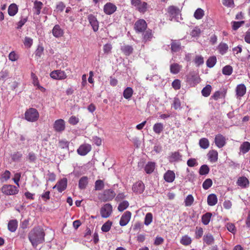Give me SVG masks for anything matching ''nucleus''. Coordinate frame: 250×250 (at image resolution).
Returning a JSON list of instances; mask_svg holds the SVG:
<instances>
[{
  "instance_id": "1",
  "label": "nucleus",
  "mask_w": 250,
  "mask_h": 250,
  "mask_svg": "<svg viewBox=\"0 0 250 250\" xmlns=\"http://www.w3.org/2000/svg\"><path fill=\"white\" fill-rule=\"evenodd\" d=\"M45 233L43 229L39 227L34 228L28 234V238L33 247L36 248L39 244L44 241Z\"/></svg>"
},
{
  "instance_id": "2",
  "label": "nucleus",
  "mask_w": 250,
  "mask_h": 250,
  "mask_svg": "<svg viewBox=\"0 0 250 250\" xmlns=\"http://www.w3.org/2000/svg\"><path fill=\"white\" fill-rule=\"evenodd\" d=\"M167 12L169 16L170 21L174 20L179 22L180 20H182L181 17V11L178 7L174 5H171L167 8Z\"/></svg>"
},
{
  "instance_id": "3",
  "label": "nucleus",
  "mask_w": 250,
  "mask_h": 250,
  "mask_svg": "<svg viewBox=\"0 0 250 250\" xmlns=\"http://www.w3.org/2000/svg\"><path fill=\"white\" fill-rule=\"evenodd\" d=\"M130 2L132 6L140 13L144 14L148 9V4L146 1L142 0H131Z\"/></svg>"
},
{
  "instance_id": "4",
  "label": "nucleus",
  "mask_w": 250,
  "mask_h": 250,
  "mask_svg": "<svg viewBox=\"0 0 250 250\" xmlns=\"http://www.w3.org/2000/svg\"><path fill=\"white\" fill-rule=\"evenodd\" d=\"M25 119L31 122H34L38 120L39 114L37 110L34 108H30L27 109L24 114Z\"/></svg>"
},
{
  "instance_id": "5",
  "label": "nucleus",
  "mask_w": 250,
  "mask_h": 250,
  "mask_svg": "<svg viewBox=\"0 0 250 250\" xmlns=\"http://www.w3.org/2000/svg\"><path fill=\"white\" fill-rule=\"evenodd\" d=\"M1 192L6 195H13L18 193L19 189L18 188L11 185H4L1 188Z\"/></svg>"
},
{
  "instance_id": "6",
  "label": "nucleus",
  "mask_w": 250,
  "mask_h": 250,
  "mask_svg": "<svg viewBox=\"0 0 250 250\" xmlns=\"http://www.w3.org/2000/svg\"><path fill=\"white\" fill-rule=\"evenodd\" d=\"M116 193L112 189L105 190L103 193L99 195V199L104 202L112 200L115 196Z\"/></svg>"
},
{
  "instance_id": "7",
  "label": "nucleus",
  "mask_w": 250,
  "mask_h": 250,
  "mask_svg": "<svg viewBox=\"0 0 250 250\" xmlns=\"http://www.w3.org/2000/svg\"><path fill=\"white\" fill-rule=\"evenodd\" d=\"M147 23L144 19L137 20L134 24V29L136 33H143L146 29Z\"/></svg>"
},
{
  "instance_id": "8",
  "label": "nucleus",
  "mask_w": 250,
  "mask_h": 250,
  "mask_svg": "<svg viewBox=\"0 0 250 250\" xmlns=\"http://www.w3.org/2000/svg\"><path fill=\"white\" fill-rule=\"evenodd\" d=\"M29 12L27 9H23L21 13L20 17V20L17 23V26L16 28L17 29H20L24 25V24L27 21L28 19Z\"/></svg>"
},
{
  "instance_id": "9",
  "label": "nucleus",
  "mask_w": 250,
  "mask_h": 250,
  "mask_svg": "<svg viewBox=\"0 0 250 250\" xmlns=\"http://www.w3.org/2000/svg\"><path fill=\"white\" fill-rule=\"evenodd\" d=\"M112 212V206L110 204H105L101 208L100 213L103 218H107Z\"/></svg>"
},
{
  "instance_id": "10",
  "label": "nucleus",
  "mask_w": 250,
  "mask_h": 250,
  "mask_svg": "<svg viewBox=\"0 0 250 250\" xmlns=\"http://www.w3.org/2000/svg\"><path fill=\"white\" fill-rule=\"evenodd\" d=\"M50 77L55 80H62L67 77L66 74L63 71L61 70H54L50 74Z\"/></svg>"
},
{
  "instance_id": "11",
  "label": "nucleus",
  "mask_w": 250,
  "mask_h": 250,
  "mask_svg": "<svg viewBox=\"0 0 250 250\" xmlns=\"http://www.w3.org/2000/svg\"><path fill=\"white\" fill-rule=\"evenodd\" d=\"M131 213L129 211H125L121 216L120 220V225L121 226H126L130 220Z\"/></svg>"
},
{
  "instance_id": "12",
  "label": "nucleus",
  "mask_w": 250,
  "mask_h": 250,
  "mask_svg": "<svg viewBox=\"0 0 250 250\" xmlns=\"http://www.w3.org/2000/svg\"><path fill=\"white\" fill-rule=\"evenodd\" d=\"M88 21L92 27V29L94 32H96L99 29V22L97 20V18L92 14L88 15Z\"/></svg>"
},
{
  "instance_id": "13",
  "label": "nucleus",
  "mask_w": 250,
  "mask_h": 250,
  "mask_svg": "<svg viewBox=\"0 0 250 250\" xmlns=\"http://www.w3.org/2000/svg\"><path fill=\"white\" fill-rule=\"evenodd\" d=\"M91 149V146L89 144H83L80 146L77 149L78 153L81 156L86 155Z\"/></svg>"
},
{
  "instance_id": "14",
  "label": "nucleus",
  "mask_w": 250,
  "mask_h": 250,
  "mask_svg": "<svg viewBox=\"0 0 250 250\" xmlns=\"http://www.w3.org/2000/svg\"><path fill=\"white\" fill-rule=\"evenodd\" d=\"M55 130L57 132H61L65 129V123L62 119L57 120L53 125Z\"/></svg>"
},
{
  "instance_id": "15",
  "label": "nucleus",
  "mask_w": 250,
  "mask_h": 250,
  "mask_svg": "<svg viewBox=\"0 0 250 250\" xmlns=\"http://www.w3.org/2000/svg\"><path fill=\"white\" fill-rule=\"evenodd\" d=\"M67 181L66 178H63L59 181L53 188H57L58 191L62 192L67 187Z\"/></svg>"
},
{
  "instance_id": "16",
  "label": "nucleus",
  "mask_w": 250,
  "mask_h": 250,
  "mask_svg": "<svg viewBox=\"0 0 250 250\" xmlns=\"http://www.w3.org/2000/svg\"><path fill=\"white\" fill-rule=\"evenodd\" d=\"M215 145L219 148H221L224 146L226 144V139L221 134H217L215 137Z\"/></svg>"
},
{
  "instance_id": "17",
  "label": "nucleus",
  "mask_w": 250,
  "mask_h": 250,
  "mask_svg": "<svg viewBox=\"0 0 250 250\" xmlns=\"http://www.w3.org/2000/svg\"><path fill=\"white\" fill-rule=\"evenodd\" d=\"M117 9V7L114 4L109 2L107 3L104 8V10L105 13L107 15H111L113 14Z\"/></svg>"
},
{
  "instance_id": "18",
  "label": "nucleus",
  "mask_w": 250,
  "mask_h": 250,
  "mask_svg": "<svg viewBox=\"0 0 250 250\" xmlns=\"http://www.w3.org/2000/svg\"><path fill=\"white\" fill-rule=\"evenodd\" d=\"M145 189V185L142 181L136 182L133 185L132 190L137 193H142Z\"/></svg>"
},
{
  "instance_id": "19",
  "label": "nucleus",
  "mask_w": 250,
  "mask_h": 250,
  "mask_svg": "<svg viewBox=\"0 0 250 250\" xmlns=\"http://www.w3.org/2000/svg\"><path fill=\"white\" fill-rule=\"evenodd\" d=\"M164 178L166 182L171 183L174 180L175 175L173 171L168 170L165 173Z\"/></svg>"
},
{
  "instance_id": "20",
  "label": "nucleus",
  "mask_w": 250,
  "mask_h": 250,
  "mask_svg": "<svg viewBox=\"0 0 250 250\" xmlns=\"http://www.w3.org/2000/svg\"><path fill=\"white\" fill-rule=\"evenodd\" d=\"M52 34L56 38H59L63 36V31L60 25H55L52 29Z\"/></svg>"
},
{
  "instance_id": "21",
  "label": "nucleus",
  "mask_w": 250,
  "mask_h": 250,
  "mask_svg": "<svg viewBox=\"0 0 250 250\" xmlns=\"http://www.w3.org/2000/svg\"><path fill=\"white\" fill-rule=\"evenodd\" d=\"M208 157L210 162L215 163L218 160V152L214 150H210L208 154Z\"/></svg>"
},
{
  "instance_id": "22",
  "label": "nucleus",
  "mask_w": 250,
  "mask_h": 250,
  "mask_svg": "<svg viewBox=\"0 0 250 250\" xmlns=\"http://www.w3.org/2000/svg\"><path fill=\"white\" fill-rule=\"evenodd\" d=\"M181 160L182 155L179 152H172L169 157V161L170 162H178Z\"/></svg>"
},
{
  "instance_id": "23",
  "label": "nucleus",
  "mask_w": 250,
  "mask_h": 250,
  "mask_svg": "<svg viewBox=\"0 0 250 250\" xmlns=\"http://www.w3.org/2000/svg\"><path fill=\"white\" fill-rule=\"evenodd\" d=\"M236 95L239 97L243 96L246 92V87L244 84L238 85L236 88Z\"/></svg>"
},
{
  "instance_id": "24",
  "label": "nucleus",
  "mask_w": 250,
  "mask_h": 250,
  "mask_svg": "<svg viewBox=\"0 0 250 250\" xmlns=\"http://www.w3.org/2000/svg\"><path fill=\"white\" fill-rule=\"evenodd\" d=\"M237 184L239 186L245 188L249 185V181L246 177H240L237 180Z\"/></svg>"
},
{
  "instance_id": "25",
  "label": "nucleus",
  "mask_w": 250,
  "mask_h": 250,
  "mask_svg": "<svg viewBox=\"0 0 250 250\" xmlns=\"http://www.w3.org/2000/svg\"><path fill=\"white\" fill-rule=\"evenodd\" d=\"M18 11V7L16 4H11L8 8V13L10 16H14Z\"/></svg>"
},
{
  "instance_id": "26",
  "label": "nucleus",
  "mask_w": 250,
  "mask_h": 250,
  "mask_svg": "<svg viewBox=\"0 0 250 250\" xmlns=\"http://www.w3.org/2000/svg\"><path fill=\"white\" fill-rule=\"evenodd\" d=\"M217 198L215 194H210L208 196V204L210 206H213L217 203Z\"/></svg>"
},
{
  "instance_id": "27",
  "label": "nucleus",
  "mask_w": 250,
  "mask_h": 250,
  "mask_svg": "<svg viewBox=\"0 0 250 250\" xmlns=\"http://www.w3.org/2000/svg\"><path fill=\"white\" fill-rule=\"evenodd\" d=\"M122 51L125 54L126 56H129L133 51V48L132 46L129 45H125L121 47V48Z\"/></svg>"
},
{
  "instance_id": "28",
  "label": "nucleus",
  "mask_w": 250,
  "mask_h": 250,
  "mask_svg": "<svg viewBox=\"0 0 250 250\" xmlns=\"http://www.w3.org/2000/svg\"><path fill=\"white\" fill-rule=\"evenodd\" d=\"M156 164L154 162H148L145 167V170L147 174L151 173L154 170Z\"/></svg>"
},
{
  "instance_id": "29",
  "label": "nucleus",
  "mask_w": 250,
  "mask_h": 250,
  "mask_svg": "<svg viewBox=\"0 0 250 250\" xmlns=\"http://www.w3.org/2000/svg\"><path fill=\"white\" fill-rule=\"evenodd\" d=\"M18 227V221L16 220H10L8 224V229L11 232H15Z\"/></svg>"
},
{
  "instance_id": "30",
  "label": "nucleus",
  "mask_w": 250,
  "mask_h": 250,
  "mask_svg": "<svg viewBox=\"0 0 250 250\" xmlns=\"http://www.w3.org/2000/svg\"><path fill=\"white\" fill-rule=\"evenodd\" d=\"M250 150V143L249 142H243L240 146V150L243 154H245Z\"/></svg>"
},
{
  "instance_id": "31",
  "label": "nucleus",
  "mask_w": 250,
  "mask_h": 250,
  "mask_svg": "<svg viewBox=\"0 0 250 250\" xmlns=\"http://www.w3.org/2000/svg\"><path fill=\"white\" fill-rule=\"evenodd\" d=\"M88 184V178L86 176L82 177L79 182V187L81 189L86 188Z\"/></svg>"
},
{
  "instance_id": "32",
  "label": "nucleus",
  "mask_w": 250,
  "mask_h": 250,
  "mask_svg": "<svg viewBox=\"0 0 250 250\" xmlns=\"http://www.w3.org/2000/svg\"><path fill=\"white\" fill-rule=\"evenodd\" d=\"M181 67V66L177 63L171 64L170 66V72L174 74H177L180 72Z\"/></svg>"
},
{
  "instance_id": "33",
  "label": "nucleus",
  "mask_w": 250,
  "mask_h": 250,
  "mask_svg": "<svg viewBox=\"0 0 250 250\" xmlns=\"http://www.w3.org/2000/svg\"><path fill=\"white\" fill-rule=\"evenodd\" d=\"M43 4L42 2L36 0L34 3L33 9L35 11L36 15H39L41 13V10L42 8Z\"/></svg>"
},
{
  "instance_id": "34",
  "label": "nucleus",
  "mask_w": 250,
  "mask_h": 250,
  "mask_svg": "<svg viewBox=\"0 0 250 250\" xmlns=\"http://www.w3.org/2000/svg\"><path fill=\"white\" fill-rule=\"evenodd\" d=\"M203 240L208 245L213 244L214 241L213 236L209 233L207 234L204 236Z\"/></svg>"
},
{
  "instance_id": "35",
  "label": "nucleus",
  "mask_w": 250,
  "mask_h": 250,
  "mask_svg": "<svg viewBox=\"0 0 250 250\" xmlns=\"http://www.w3.org/2000/svg\"><path fill=\"white\" fill-rule=\"evenodd\" d=\"M133 91L132 88L127 87L123 92V96L126 99H129L132 96Z\"/></svg>"
},
{
  "instance_id": "36",
  "label": "nucleus",
  "mask_w": 250,
  "mask_h": 250,
  "mask_svg": "<svg viewBox=\"0 0 250 250\" xmlns=\"http://www.w3.org/2000/svg\"><path fill=\"white\" fill-rule=\"evenodd\" d=\"M181 49V43L179 41H173L171 44V49L173 52H177Z\"/></svg>"
},
{
  "instance_id": "37",
  "label": "nucleus",
  "mask_w": 250,
  "mask_h": 250,
  "mask_svg": "<svg viewBox=\"0 0 250 250\" xmlns=\"http://www.w3.org/2000/svg\"><path fill=\"white\" fill-rule=\"evenodd\" d=\"M205 15L204 11L200 8H197L194 13V17L196 20H201Z\"/></svg>"
},
{
  "instance_id": "38",
  "label": "nucleus",
  "mask_w": 250,
  "mask_h": 250,
  "mask_svg": "<svg viewBox=\"0 0 250 250\" xmlns=\"http://www.w3.org/2000/svg\"><path fill=\"white\" fill-rule=\"evenodd\" d=\"M212 214L210 212H207L204 214L202 217V222L205 225H207L210 222Z\"/></svg>"
},
{
  "instance_id": "39",
  "label": "nucleus",
  "mask_w": 250,
  "mask_h": 250,
  "mask_svg": "<svg viewBox=\"0 0 250 250\" xmlns=\"http://www.w3.org/2000/svg\"><path fill=\"white\" fill-rule=\"evenodd\" d=\"M144 32L143 40L145 42L150 41L153 36L152 30L148 29Z\"/></svg>"
},
{
  "instance_id": "40",
  "label": "nucleus",
  "mask_w": 250,
  "mask_h": 250,
  "mask_svg": "<svg viewBox=\"0 0 250 250\" xmlns=\"http://www.w3.org/2000/svg\"><path fill=\"white\" fill-rule=\"evenodd\" d=\"M199 146L203 149H207L209 146V141L205 138H202L199 141Z\"/></svg>"
},
{
  "instance_id": "41",
  "label": "nucleus",
  "mask_w": 250,
  "mask_h": 250,
  "mask_svg": "<svg viewBox=\"0 0 250 250\" xmlns=\"http://www.w3.org/2000/svg\"><path fill=\"white\" fill-rule=\"evenodd\" d=\"M164 126L162 123H156L153 127V131L157 134H160L163 130Z\"/></svg>"
},
{
  "instance_id": "42",
  "label": "nucleus",
  "mask_w": 250,
  "mask_h": 250,
  "mask_svg": "<svg viewBox=\"0 0 250 250\" xmlns=\"http://www.w3.org/2000/svg\"><path fill=\"white\" fill-rule=\"evenodd\" d=\"M211 91V85L208 84L203 88V89L202 90L201 93L203 96L207 97L210 95Z\"/></svg>"
},
{
  "instance_id": "43",
  "label": "nucleus",
  "mask_w": 250,
  "mask_h": 250,
  "mask_svg": "<svg viewBox=\"0 0 250 250\" xmlns=\"http://www.w3.org/2000/svg\"><path fill=\"white\" fill-rule=\"evenodd\" d=\"M229 48L228 45L225 43H221L218 46V50L222 55L225 54Z\"/></svg>"
},
{
  "instance_id": "44",
  "label": "nucleus",
  "mask_w": 250,
  "mask_h": 250,
  "mask_svg": "<svg viewBox=\"0 0 250 250\" xmlns=\"http://www.w3.org/2000/svg\"><path fill=\"white\" fill-rule=\"evenodd\" d=\"M112 222L109 220L106 222L104 224H103L101 228V230L103 232H108L111 229V227L112 226Z\"/></svg>"
},
{
  "instance_id": "45",
  "label": "nucleus",
  "mask_w": 250,
  "mask_h": 250,
  "mask_svg": "<svg viewBox=\"0 0 250 250\" xmlns=\"http://www.w3.org/2000/svg\"><path fill=\"white\" fill-rule=\"evenodd\" d=\"M216 63V58L215 56L209 57L207 61V65L210 68L214 66Z\"/></svg>"
},
{
  "instance_id": "46",
  "label": "nucleus",
  "mask_w": 250,
  "mask_h": 250,
  "mask_svg": "<svg viewBox=\"0 0 250 250\" xmlns=\"http://www.w3.org/2000/svg\"><path fill=\"white\" fill-rule=\"evenodd\" d=\"M104 183L103 180H98L95 183V189L96 190H101L104 188Z\"/></svg>"
},
{
  "instance_id": "47",
  "label": "nucleus",
  "mask_w": 250,
  "mask_h": 250,
  "mask_svg": "<svg viewBox=\"0 0 250 250\" xmlns=\"http://www.w3.org/2000/svg\"><path fill=\"white\" fill-rule=\"evenodd\" d=\"M209 171V168L207 165H202L199 169V173L201 175H207Z\"/></svg>"
},
{
  "instance_id": "48",
  "label": "nucleus",
  "mask_w": 250,
  "mask_h": 250,
  "mask_svg": "<svg viewBox=\"0 0 250 250\" xmlns=\"http://www.w3.org/2000/svg\"><path fill=\"white\" fill-rule=\"evenodd\" d=\"M180 243L185 246L189 245L191 243V239L188 235H185L182 237L180 240Z\"/></svg>"
},
{
  "instance_id": "49",
  "label": "nucleus",
  "mask_w": 250,
  "mask_h": 250,
  "mask_svg": "<svg viewBox=\"0 0 250 250\" xmlns=\"http://www.w3.org/2000/svg\"><path fill=\"white\" fill-rule=\"evenodd\" d=\"M129 206V203L127 201H124L120 203L118 207V209L119 211H123L125 209Z\"/></svg>"
},
{
  "instance_id": "50",
  "label": "nucleus",
  "mask_w": 250,
  "mask_h": 250,
  "mask_svg": "<svg viewBox=\"0 0 250 250\" xmlns=\"http://www.w3.org/2000/svg\"><path fill=\"white\" fill-rule=\"evenodd\" d=\"M152 218H153V216H152V213H150V212L147 213L146 214L145 218V221H144L145 225H146V226H148L149 224H150V223L152 221Z\"/></svg>"
},
{
  "instance_id": "51",
  "label": "nucleus",
  "mask_w": 250,
  "mask_h": 250,
  "mask_svg": "<svg viewBox=\"0 0 250 250\" xmlns=\"http://www.w3.org/2000/svg\"><path fill=\"white\" fill-rule=\"evenodd\" d=\"M232 72V67L230 65H226L223 68L222 73L225 75H230Z\"/></svg>"
},
{
  "instance_id": "52",
  "label": "nucleus",
  "mask_w": 250,
  "mask_h": 250,
  "mask_svg": "<svg viewBox=\"0 0 250 250\" xmlns=\"http://www.w3.org/2000/svg\"><path fill=\"white\" fill-rule=\"evenodd\" d=\"M193 201L194 198L193 196L191 194L188 195L185 200V206L187 207L190 206L193 203Z\"/></svg>"
},
{
  "instance_id": "53",
  "label": "nucleus",
  "mask_w": 250,
  "mask_h": 250,
  "mask_svg": "<svg viewBox=\"0 0 250 250\" xmlns=\"http://www.w3.org/2000/svg\"><path fill=\"white\" fill-rule=\"evenodd\" d=\"M188 172L186 177V179L191 182H193L195 180V176L193 172H190L188 168L187 169Z\"/></svg>"
},
{
  "instance_id": "54",
  "label": "nucleus",
  "mask_w": 250,
  "mask_h": 250,
  "mask_svg": "<svg viewBox=\"0 0 250 250\" xmlns=\"http://www.w3.org/2000/svg\"><path fill=\"white\" fill-rule=\"evenodd\" d=\"M212 185V180L208 178L203 183V188L205 189H208L211 187Z\"/></svg>"
},
{
  "instance_id": "55",
  "label": "nucleus",
  "mask_w": 250,
  "mask_h": 250,
  "mask_svg": "<svg viewBox=\"0 0 250 250\" xmlns=\"http://www.w3.org/2000/svg\"><path fill=\"white\" fill-rule=\"evenodd\" d=\"M22 156V154L20 152H16L14 153H13L12 156L11 158L13 161H19L21 157Z\"/></svg>"
},
{
  "instance_id": "56",
  "label": "nucleus",
  "mask_w": 250,
  "mask_h": 250,
  "mask_svg": "<svg viewBox=\"0 0 250 250\" xmlns=\"http://www.w3.org/2000/svg\"><path fill=\"white\" fill-rule=\"evenodd\" d=\"M201 30L198 27H195L191 32L190 35L193 37H198L200 35Z\"/></svg>"
},
{
  "instance_id": "57",
  "label": "nucleus",
  "mask_w": 250,
  "mask_h": 250,
  "mask_svg": "<svg viewBox=\"0 0 250 250\" xmlns=\"http://www.w3.org/2000/svg\"><path fill=\"white\" fill-rule=\"evenodd\" d=\"M59 146L62 148H68L69 142L65 140H62L59 141Z\"/></svg>"
},
{
  "instance_id": "58",
  "label": "nucleus",
  "mask_w": 250,
  "mask_h": 250,
  "mask_svg": "<svg viewBox=\"0 0 250 250\" xmlns=\"http://www.w3.org/2000/svg\"><path fill=\"white\" fill-rule=\"evenodd\" d=\"M173 88L175 90H178L181 87V82L178 79H176L172 83Z\"/></svg>"
},
{
  "instance_id": "59",
  "label": "nucleus",
  "mask_w": 250,
  "mask_h": 250,
  "mask_svg": "<svg viewBox=\"0 0 250 250\" xmlns=\"http://www.w3.org/2000/svg\"><path fill=\"white\" fill-rule=\"evenodd\" d=\"M194 62L197 66H199L204 63V59L201 56H197L195 57Z\"/></svg>"
},
{
  "instance_id": "60",
  "label": "nucleus",
  "mask_w": 250,
  "mask_h": 250,
  "mask_svg": "<svg viewBox=\"0 0 250 250\" xmlns=\"http://www.w3.org/2000/svg\"><path fill=\"white\" fill-rule=\"evenodd\" d=\"M187 165L188 167H193L197 166L198 163L195 159L191 158L188 160Z\"/></svg>"
},
{
  "instance_id": "61",
  "label": "nucleus",
  "mask_w": 250,
  "mask_h": 250,
  "mask_svg": "<svg viewBox=\"0 0 250 250\" xmlns=\"http://www.w3.org/2000/svg\"><path fill=\"white\" fill-rule=\"evenodd\" d=\"M181 106V103L179 99L177 98H175L173 101V107L175 109L180 108Z\"/></svg>"
},
{
  "instance_id": "62",
  "label": "nucleus",
  "mask_w": 250,
  "mask_h": 250,
  "mask_svg": "<svg viewBox=\"0 0 250 250\" xmlns=\"http://www.w3.org/2000/svg\"><path fill=\"white\" fill-rule=\"evenodd\" d=\"M228 230L232 233L235 232V227L234 224L232 223H227L226 225Z\"/></svg>"
},
{
  "instance_id": "63",
  "label": "nucleus",
  "mask_w": 250,
  "mask_h": 250,
  "mask_svg": "<svg viewBox=\"0 0 250 250\" xmlns=\"http://www.w3.org/2000/svg\"><path fill=\"white\" fill-rule=\"evenodd\" d=\"M79 119L75 116H71L69 119V124L75 125L79 122Z\"/></svg>"
},
{
  "instance_id": "64",
  "label": "nucleus",
  "mask_w": 250,
  "mask_h": 250,
  "mask_svg": "<svg viewBox=\"0 0 250 250\" xmlns=\"http://www.w3.org/2000/svg\"><path fill=\"white\" fill-rule=\"evenodd\" d=\"M43 48L42 46H39L35 52V55L36 56L41 57L43 54Z\"/></svg>"
}]
</instances>
